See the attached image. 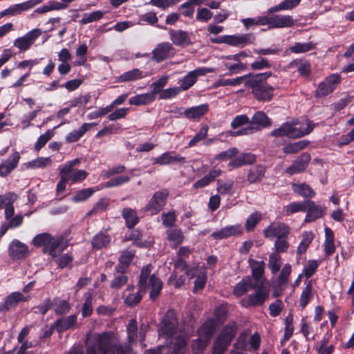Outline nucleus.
I'll return each instance as SVG.
<instances>
[{
	"label": "nucleus",
	"mask_w": 354,
	"mask_h": 354,
	"mask_svg": "<svg viewBox=\"0 0 354 354\" xmlns=\"http://www.w3.org/2000/svg\"><path fill=\"white\" fill-rule=\"evenodd\" d=\"M17 199V195L13 192L6 194L1 198V208L3 206L5 209L4 216L6 220L8 221L7 224L1 226V236L3 235L8 229L15 228L20 226L24 221V216L21 214H17L15 216V209L13 203Z\"/></svg>",
	"instance_id": "2"
},
{
	"label": "nucleus",
	"mask_w": 354,
	"mask_h": 354,
	"mask_svg": "<svg viewBox=\"0 0 354 354\" xmlns=\"http://www.w3.org/2000/svg\"><path fill=\"white\" fill-rule=\"evenodd\" d=\"M252 73L245 75L243 76L237 77L232 79H222L219 80L216 82V85L217 86H235L237 85H240L242 83L245 84V82L247 81V80H249V77H250Z\"/></svg>",
	"instance_id": "42"
},
{
	"label": "nucleus",
	"mask_w": 354,
	"mask_h": 354,
	"mask_svg": "<svg viewBox=\"0 0 354 354\" xmlns=\"http://www.w3.org/2000/svg\"><path fill=\"white\" fill-rule=\"evenodd\" d=\"M272 123L267 115L261 111H257L250 120V124L236 132L234 136L250 135L261 130L263 128L270 127Z\"/></svg>",
	"instance_id": "4"
},
{
	"label": "nucleus",
	"mask_w": 354,
	"mask_h": 354,
	"mask_svg": "<svg viewBox=\"0 0 354 354\" xmlns=\"http://www.w3.org/2000/svg\"><path fill=\"white\" fill-rule=\"evenodd\" d=\"M263 233L265 238L273 240L274 238L287 237L290 233V229L283 223L273 222L264 229Z\"/></svg>",
	"instance_id": "11"
},
{
	"label": "nucleus",
	"mask_w": 354,
	"mask_h": 354,
	"mask_svg": "<svg viewBox=\"0 0 354 354\" xmlns=\"http://www.w3.org/2000/svg\"><path fill=\"white\" fill-rule=\"evenodd\" d=\"M172 346L171 354H184L185 348L187 344V338L178 335L170 342Z\"/></svg>",
	"instance_id": "45"
},
{
	"label": "nucleus",
	"mask_w": 354,
	"mask_h": 354,
	"mask_svg": "<svg viewBox=\"0 0 354 354\" xmlns=\"http://www.w3.org/2000/svg\"><path fill=\"white\" fill-rule=\"evenodd\" d=\"M122 216L126 221L127 227H133L138 222V217L136 212L131 208H124L122 210Z\"/></svg>",
	"instance_id": "46"
},
{
	"label": "nucleus",
	"mask_w": 354,
	"mask_h": 354,
	"mask_svg": "<svg viewBox=\"0 0 354 354\" xmlns=\"http://www.w3.org/2000/svg\"><path fill=\"white\" fill-rule=\"evenodd\" d=\"M169 196L167 189L156 192L145 207V211L151 215L159 213L165 206Z\"/></svg>",
	"instance_id": "7"
},
{
	"label": "nucleus",
	"mask_w": 354,
	"mask_h": 354,
	"mask_svg": "<svg viewBox=\"0 0 354 354\" xmlns=\"http://www.w3.org/2000/svg\"><path fill=\"white\" fill-rule=\"evenodd\" d=\"M268 267L272 273L278 272L281 267L280 257L277 253H272L269 257Z\"/></svg>",
	"instance_id": "64"
},
{
	"label": "nucleus",
	"mask_w": 354,
	"mask_h": 354,
	"mask_svg": "<svg viewBox=\"0 0 354 354\" xmlns=\"http://www.w3.org/2000/svg\"><path fill=\"white\" fill-rule=\"evenodd\" d=\"M254 288V286L253 285L252 279L248 277L243 279L235 286L233 293L236 297H241Z\"/></svg>",
	"instance_id": "39"
},
{
	"label": "nucleus",
	"mask_w": 354,
	"mask_h": 354,
	"mask_svg": "<svg viewBox=\"0 0 354 354\" xmlns=\"http://www.w3.org/2000/svg\"><path fill=\"white\" fill-rule=\"evenodd\" d=\"M295 25V20L290 15H273L270 16V28H289Z\"/></svg>",
	"instance_id": "25"
},
{
	"label": "nucleus",
	"mask_w": 354,
	"mask_h": 354,
	"mask_svg": "<svg viewBox=\"0 0 354 354\" xmlns=\"http://www.w3.org/2000/svg\"><path fill=\"white\" fill-rule=\"evenodd\" d=\"M127 330L129 342L131 344L136 342L138 338V326L136 319H131L129 321L127 326Z\"/></svg>",
	"instance_id": "57"
},
{
	"label": "nucleus",
	"mask_w": 354,
	"mask_h": 354,
	"mask_svg": "<svg viewBox=\"0 0 354 354\" xmlns=\"http://www.w3.org/2000/svg\"><path fill=\"white\" fill-rule=\"evenodd\" d=\"M166 235L167 241L173 248H176L185 239L182 230L178 227L168 228L166 230Z\"/></svg>",
	"instance_id": "27"
},
{
	"label": "nucleus",
	"mask_w": 354,
	"mask_h": 354,
	"mask_svg": "<svg viewBox=\"0 0 354 354\" xmlns=\"http://www.w3.org/2000/svg\"><path fill=\"white\" fill-rule=\"evenodd\" d=\"M151 54V59L159 63L174 57L175 48L169 42H161L156 46Z\"/></svg>",
	"instance_id": "10"
},
{
	"label": "nucleus",
	"mask_w": 354,
	"mask_h": 354,
	"mask_svg": "<svg viewBox=\"0 0 354 354\" xmlns=\"http://www.w3.org/2000/svg\"><path fill=\"white\" fill-rule=\"evenodd\" d=\"M28 252V246L18 240H14L10 245L9 254L14 259L25 257Z\"/></svg>",
	"instance_id": "29"
},
{
	"label": "nucleus",
	"mask_w": 354,
	"mask_h": 354,
	"mask_svg": "<svg viewBox=\"0 0 354 354\" xmlns=\"http://www.w3.org/2000/svg\"><path fill=\"white\" fill-rule=\"evenodd\" d=\"M214 71V70L212 68L204 67L192 71L179 81V88L181 91H187L196 82L198 77L204 75L207 73H213Z\"/></svg>",
	"instance_id": "12"
},
{
	"label": "nucleus",
	"mask_w": 354,
	"mask_h": 354,
	"mask_svg": "<svg viewBox=\"0 0 354 354\" xmlns=\"http://www.w3.org/2000/svg\"><path fill=\"white\" fill-rule=\"evenodd\" d=\"M177 326L178 319L175 310L170 309L166 313L161 322L160 327L158 330L160 338H162L166 341L171 339V341H172V339L175 338L173 337V335L176 331Z\"/></svg>",
	"instance_id": "5"
},
{
	"label": "nucleus",
	"mask_w": 354,
	"mask_h": 354,
	"mask_svg": "<svg viewBox=\"0 0 354 354\" xmlns=\"http://www.w3.org/2000/svg\"><path fill=\"white\" fill-rule=\"evenodd\" d=\"M145 77L142 71L138 68H134L118 76L117 80L119 82H127L136 81Z\"/></svg>",
	"instance_id": "40"
},
{
	"label": "nucleus",
	"mask_w": 354,
	"mask_h": 354,
	"mask_svg": "<svg viewBox=\"0 0 354 354\" xmlns=\"http://www.w3.org/2000/svg\"><path fill=\"white\" fill-rule=\"evenodd\" d=\"M44 252L48 253L50 256L55 257L58 256L66 248L64 239L62 236H52L51 240L47 241L43 245Z\"/></svg>",
	"instance_id": "15"
},
{
	"label": "nucleus",
	"mask_w": 354,
	"mask_h": 354,
	"mask_svg": "<svg viewBox=\"0 0 354 354\" xmlns=\"http://www.w3.org/2000/svg\"><path fill=\"white\" fill-rule=\"evenodd\" d=\"M104 15V13L100 10L94 11L90 14L85 13L83 18L80 21L82 24H86L93 21L100 20Z\"/></svg>",
	"instance_id": "62"
},
{
	"label": "nucleus",
	"mask_w": 354,
	"mask_h": 354,
	"mask_svg": "<svg viewBox=\"0 0 354 354\" xmlns=\"http://www.w3.org/2000/svg\"><path fill=\"white\" fill-rule=\"evenodd\" d=\"M19 153L15 151L1 164V176L8 175L15 169L19 163Z\"/></svg>",
	"instance_id": "36"
},
{
	"label": "nucleus",
	"mask_w": 354,
	"mask_h": 354,
	"mask_svg": "<svg viewBox=\"0 0 354 354\" xmlns=\"http://www.w3.org/2000/svg\"><path fill=\"white\" fill-rule=\"evenodd\" d=\"M111 242V236L105 232H100L93 236L91 244L95 250L107 248Z\"/></svg>",
	"instance_id": "38"
},
{
	"label": "nucleus",
	"mask_w": 354,
	"mask_h": 354,
	"mask_svg": "<svg viewBox=\"0 0 354 354\" xmlns=\"http://www.w3.org/2000/svg\"><path fill=\"white\" fill-rule=\"evenodd\" d=\"M306 212L307 214L306 216L305 221L306 222H312L315 220L320 218L323 215L324 209L319 205H317L315 202L312 201H306Z\"/></svg>",
	"instance_id": "30"
},
{
	"label": "nucleus",
	"mask_w": 354,
	"mask_h": 354,
	"mask_svg": "<svg viewBox=\"0 0 354 354\" xmlns=\"http://www.w3.org/2000/svg\"><path fill=\"white\" fill-rule=\"evenodd\" d=\"M161 219L163 226L169 228H173L172 226L174 225L176 221V215L175 211L170 210L167 213L162 214Z\"/></svg>",
	"instance_id": "59"
},
{
	"label": "nucleus",
	"mask_w": 354,
	"mask_h": 354,
	"mask_svg": "<svg viewBox=\"0 0 354 354\" xmlns=\"http://www.w3.org/2000/svg\"><path fill=\"white\" fill-rule=\"evenodd\" d=\"M185 158L174 151L166 152L154 158L153 163L165 165L172 162H185Z\"/></svg>",
	"instance_id": "26"
},
{
	"label": "nucleus",
	"mask_w": 354,
	"mask_h": 354,
	"mask_svg": "<svg viewBox=\"0 0 354 354\" xmlns=\"http://www.w3.org/2000/svg\"><path fill=\"white\" fill-rule=\"evenodd\" d=\"M306 201L303 202H292L286 207V214L289 215L298 212H306Z\"/></svg>",
	"instance_id": "58"
},
{
	"label": "nucleus",
	"mask_w": 354,
	"mask_h": 354,
	"mask_svg": "<svg viewBox=\"0 0 354 354\" xmlns=\"http://www.w3.org/2000/svg\"><path fill=\"white\" fill-rule=\"evenodd\" d=\"M174 269H175V270H174V273H172V274L171 275L170 278L173 279L174 280L176 281L174 285H175V287H176V288L180 287L183 284H184L185 281V278L184 275L180 276L179 279H178L177 272H178V271L184 272L185 271V274L187 277H189L190 278L194 277V275L192 274H191L190 271H189L187 270V263L183 259L177 258V259L174 263Z\"/></svg>",
	"instance_id": "21"
},
{
	"label": "nucleus",
	"mask_w": 354,
	"mask_h": 354,
	"mask_svg": "<svg viewBox=\"0 0 354 354\" xmlns=\"http://www.w3.org/2000/svg\"><path fill=\"white\" fill-rule=\"evenodd\" d=\"M94 192L95 190L93 188L83 189L77 192L72 200L75 203L84 201L91 196Z\"/></svg>",
	"instance_id": "63"
},
{
	"label": "nucleus",
	"mask_w": 354,
	"mask_h": 354,
	"mask_svg": "<svg viewBox=\"0 0 354 354\" xmlns=\"http://www.w3.org/2000/svg\"><path fill=\"white\" fill-rule=\"evenodd\" d=\"M108 343L105 332L97 333L86 342L85 354H107Z\"/></svg>",
	"instance_id": "8"
},
{
	"label": "nucleus",
	"mask_w": 354,
	"mask_h": 354,
	"mask_svg": "<svg viewBox=\"0 0 354 354\" xmlns=\"http://www.w3.org/2000/svg\"><path fill=\"white\" fill-rule=\"evenodd\" d=\"M222 41L225 44L243 48L246 45L252 44L255 41V37L252 33L243 35H225Z\"/></svg>",
	"instance_id": "16"
},
{
	"label": "nucleus",
	"mask_w": 354,
	"mask_h": 354,
	"mask_svg": "<svg viewBox=\"0 0 354 354\" xmlns=\"http://www.w3.org/2000/svg\"><path fill=\"white\" fill-rule=\"evenodd\" d=\"M76 324L77 316L75 315H71L66 318L57 319L54 322V327H55V330L57 332L62 333L73 328Z\"/></svg>",
	"instance_id": "31"
},
{
	"label": "nucleus",
	"mask_w": 354,
	"mask_h": 354,
	"mask_svg": "<svg viewBox=\"0 0 354 354\" xmlns=\"http://www.w3.org/2000/svg\"><path fill=\"white\" fill-rule=\"evenodd\" d=\"M268 291L263 288H259L254 294L249 295L242 300V305L245 307L262 305L268 297Z\"/></svg>",
	"instance_id": "19"
},
{
	"label": "nucleus",
	"mask_w": 354,
	"mask_h": 354,
	"mask_svg": "<svg viewBox=\"0 0 354 354\" xmlns=\"http://www.w3.org/2000/svg\"><path fill=\"white\" fill-rule=\"evenodd\" d=\"M341 77L337 73H333L326 77L323 82L319 83L317 91L316 97H324L332 93L336 86L340 83Z\"/></svg>",
	"instance_id": "9"
},
{
	"label": "nucleus",
	"mask_w": 354,
	"mask_h": 354,
	"mask_svg": "<svg viewBox=\"0 0 354 354\" xmlns=\"http://www.w3.org/2000/svg\"><path fill=\"white\" fill-rule=\"evenodd\" d=\"M151 272L150 266L144 267L141 270L139 283L141 289H146L147 286L151 289L149 293L150 299L155 300L160 295L162 288V283L154 274L151 275Z\"/></svg>",
	"instance_id": "3"
},
{
	"label": "nucleus",
	"mask_w": 354,
	"mask_h": 354,
	"mask_svg": "<svg viewBox=\"0 0 354 354\" xmlns=\"http://www.w3.org/2000/svg\"><path fill=\"white\" fill-rule=\"evenodd\" d=\"M308 145L306 140H300L296 142L290 143L285 146L283 151L285 153H296L305 149Z\"/></svg>",
	"instance_id": "50"
},
{
	"label": "nucleus",
	"mask_w": 354,
	"mask_h": 354,
	"mask_svg": "<svg viewBox=\"0 0 354 354\" xmlns=\"http://www.w3.org/2000/svg\"><path fill=\"white\" fill-rule=\"evenodd\" d=\"M28 296H24L19 292H12L5 299L1 310H9L16 307L19 303L28 301Z\"/></svg>",
	"instance_id": "28"
},
{
	"label": "nucleus",
	"mask_w": 354,
	"mask_h": 354,
	"mask_svg": "<svg viewBox=\"0 0 354 354\" xmlns=\"http://www.w3.org/2000/svg\"><path fill=\"white\" fill-rule=\"evenodd\" d=\"M236 335V327L232 326H225L223 330L219 337L223 339L227 343L232 342V339Z\"/></svg>",
	"instance_id": "60"
},
{
	"label": "nucleus",
	"mask_w": 354,
	"mask_h": 354,
	"mask_svg": "<svg viewBox=\"0 0 354 354\" xmlns=\"http://www.w3.org/2000/svg\"><path fill=\"white\" fill-rule=\"evenodd\" d=\"M286 129V136L290 138H297L309 134L313 129L314 125L311 122H299L292 121L283 123Z\"/></svg>",
	"instance_id": "6"
},
{
	"label": "nucleus",
	"mask_w": 354,
	"mask_h": 354,
	"mask_svg": "<svg viewBox=\"0 0 354 354\" xmlns=\"http://www.w3.org/2000/svg\"><path fill=\"white\" fill-rule=\"evenodd\" d=\"M146 289H141L140 287L139 290L136 293L129 294L124 299V303L130 306L133 307L136 306L142 299L143 294L145 292Z\"/></svg>",
	"instance_id": "51"
},
{
	"label": "nucleus",
	"mask_w": 354,
	"mask_h": 354,
	"mask_svg": "<svg viewBox=\"0 0 354 354\" xmlns=\"http://www.w3.org/2000/svg\"><path fill=\"white\" fill-rule=\"evenodd\" d=\"M248 264L252 270V277L259 280L264 273L265 263L263 261H259L250 258Z\"/></svg>",
	"instance_id": "41"
},
{
	"label": "nucleus",
	"mask_w": 354,
	"mask_h": 354,
	"mask_svg": "<svg viewBox=\"0 0 354 354\" xmlns=\"http://www.w3.org/2000/svg\"><path fill=\"white\" fill-rule=\"evenodd\" d=\"M216 322L214 319H207L198 330V337L207 340L209 343V341L215 331Z\"/></svg>",
	"instance_id": "32"
},
{
	"label": "nucleus",
	"mask_w": 354,
	"mask_h": 354,
	"mask_svg": "<svg viewBox=\"0 0 354 354\" xmlns=\"http://www.w3.org/2000/svg\"><path fill=\"white\" fill-rule=\"evenodd\" d=\"M55 134L54 129L47 130L44 134H41L35 144V150L40 151L45 145L53 137Z\"/></svg>",
	"instance_id": "49"
},
{
	"label": "nucleus",
	"mask_w": 354,
	"mask_h": 354,
	"mask_svg": "<svg viewBox=\"0 0 354 354\" xmlns=\"http://www.w3.org/2000/svg\"><path fill=\"white\" fill-rule=\"evenodd\" d=\"M208 127L207 125L203 126L195 136L189 142L188 146L189 147L195 146L198 142L204 140L207 136Z\"/></svg>",
	"instance_id": "61"
},
{
	"label": "nucleus",
	"mask_w": 354,
	"mask_h": 354,
	"mask_svg": "<svg viewBox=\"0 0 354 354\" xmlns=\"http://www.w3.org/2000/svg\"><path fill=\"white\" fill-rule=\"evenodd\" d=\"M234 187V181L227 180L223 181L222 180H217L216 190L221 195H232V189Z\"/></svg>",
	"instance_id": "48"
},
{
	"label": "nucleus",
	"mask_w": 354,
	"mask_h": 354,
	"mask_svg": "<svg viewBox=\"0 0 354 354\" xmlns=\"http://www.w3.org/2000/svg\"><path fill=\"white\" fill-rule=\"evenodd\" d=\"M42 32L39 28L29 31L23 37H19L14 41V46L21 51L28 50L34 41L41 35Z\"/></svg>",
	"instance_id": "17"
},
{
	"label": "nucleus",
	"mask_w": 354,
	"mask_h": 354,
	"mask_svg": "<svg viewBox=\"0 0 354 354\" xmlns=\"http://www.w3.org/2000/svg\"><path fill=\"white\" fill-rule=\"evenodd\" d=\"M43 0H29L26 2L15 4L10 6L9 8L1 11V17L4 16H15L31 9L32 8L39 5Z\"/></svg>",
	"instance_id": "18"
},
{
	"label": "nucleus",
	"mask_w": 354,
	"mask_h": 354,
	"mask_svg": "<svg viewBox=\"0 0 354 354\" xmlns=\"http://www.w3.org/2000/svg\"><path fill=\"white\" fill-rule=\"evenodd\" d=\"M209 106L206 104L193 106L183 112L185 117L189 120H197L203 117L208 111Z\"/></svg>",
	"instance_id": "34"
},
{
	"label": "nucleus",
	"mask_w": 354,
	"mask_h": 354,
	"mask_svg": "<svg viewBox=\"0 0 354 354\" xmlns=\"http://www.w3.org/2000/svg\"><path fill=\"white\" fill-rule=\"evenodd\" d=\"M314 238V234L311 232H304L302 234V240L297 248V253L301 254L304 253Z\"/></svg>",
	"instance_id": "54"
},
{
	"label": "nucleus",
	"mask_w": 354,
	"mask_h": 354,
	"mask_svg": "<svg viewBox=\"0 0 354 354\" xmlns=\"http://www.w3.org/2000/svg\"><path fill=\"white\" fill-rule=\"evenodd\" d=\"M256 161V156L252 153H243L230 161L228 164L233 168H239L245 165H252Z\"/></svg>",
	"instance_id": "35"
},
{
	"label": "nucleus",
	"mask_w": 354,
	"mask_h": 354,
	"mask_svg": "<svg viewBox=\"0 0 354 354\" xmlns=\"http://www.w3.org/2000/svg\"><path fill=\"white\" fill-rule=\"evenodd\" d=\"M169 34L171 41L176 46H185L192 44L189 33L186 31L171 29Z\"/></svg>",
	"instance_id": "24"
},
{
	"label": "nucleus",
	"mask_w": 354,
	"mask_h": 354,
	"mask_svg": "<svg viewBox=\"0 0 354 354\" xmlns=\"http://www.w3.org/2000/svg\"><path fill=\"white\" fill-rule=\"evenodd\" d=\"M59 175L64 176L66 180L71 181V183H75L83 181L88 176V174L84 169L60 167Z\"/></svg>",
	"instance_id": "20"
},
{
	"label": "nucleus",
	"mask_w": 354,
	"mask_h": 354,
	"mask_svg": "<svg viewBox=\"0 0 354 354\" xmlns=\"http://www.w3.org/2000/svg\"><path fill=\"white\" fill-rule=\"evenodd\" d=\"M313 297L312 280L308 281L305 288L303 290L299 299V306L304 308Z\"/></svg>",
	"instance_id": "47"
},
{
	"label": "nucleus",
	"mask_w": 354,
	"mask_h": 354,
	"mask_svg": "<svg viewBox=\"0 0 354 354\" xmlns=\"http://www.w3.org/2000/svg\"><path fill=\"white\" fill-rule=\"evenodd\" d=\"M93 124V123H84L79 129L69 133L66 137V141L68 143L77 141Z\"/></svg>",
	"instance_id": "43"
},
{
	"label": "nucleus",
	"mask_w": 354,
	"mask_h": 354,
	"mask_svg": "<svg viewBox=\"0 0 354 354\" xmlns=\"http://www.w3.org/2000/svg\"><path fill=\"white\" fill-rule=\"evenodd\" d=\"M242 232L243 230L241 225L236 224L233 225H227L221 228L219 231L213 232L212 236L214 239H223L232 236L240 235Z\"/></svg>",
	"instance_id": "22"
},
{
	"label": "nucleus",
	"mask_w": 354,
	"mask_h": 354,
	"mask_svg": "<svg viewBox=\"0 0 354 354\" xmlns=\"http://www.w3.org/2000/svg\"><path fill=\"white\" fill-rule=\"evenodd\" d=\"M266 171V168L262 165H257L251 167L248 173L247 180L250 183L261 182Z\"/></svg>",
	"instance_id": "33"
},
{
	"label": "nucleus",
	"mask_w": 354,
	"mask_h": 354,
	"mask_svg": "<svg viewBox=\"0 0 354 354\" xmlns=\"http://www.w3.org/2000/svg\"><path fill=\"white\" fill-rule=\"evenodd\" d=\"M310 160L309 154L305 153L299 156L292 164L291 166L286 169V173L289 175L302 172L308 166Z\"/></svg>",
	"instance_id": "23"
},
{
	"label": "nucleus",
	"mask_w": 354,
	"mask_h": 354,
	"mask_svg": "<svg viewBox=\"0 0 354 354\" xmlns=\"http://www.w3.org/2000/svg\"><path fill=\"white\" fill-rule=\"evenodd\" d=\"M155 100V95L152 93H147L140 95H137L129 99L131 104L139 106L148 104Z\"/></svg>",
	"instance_id": "44"
},
{
	"label": "nucleus",
	"mask_w": 354,
	"mask_h": 354,
	"mask_svg": "<svg viewBox=\"0 0 354 354\" xmlns=\"http://www.w3.org/2000/svg\"><path fill=\"white\" fill-rule=\"evenodd\" d=\"M271 75V72L252 74L245 82V86L252 88V93L258 101L268 102L272 99L274 88L266 84Z\"/></svg>",
	"instance_id": "1"
},
{
	"label": "nucleus",
	"mask_w": 354,
	"mask_h": 354,
	"mask_svg": "<svg viewBox=\"0 0 354 354\" xmlns=\"http://www.w3.org/2000/svg\"><path fill=\"white\" fill-rule=\"evenodd\" d=\"M52 160L50 157H38L29 162L27 165V167L30 169L44 168L50 166Z\"/></svg>",
	"instance_id": "52"
},
{
	"label": "nucleus",
	"mask_w": 354,
	"mask_h": 354,
	"mask_svg": "<svg viewBox=\"0 0 354 354\" xmlns=\"http://www.w3.org/2000/svg\"><path fill=\"white\" fill-rule=\"evenodd\" d=\"M134 257V253L129 250H125L119 259V263L116 266L117 273H124Z\"/></svg>",
	"instance_id": "37"
},
{
	"label": "nucleus",
	"mask_w": 354,
	"mask_h": 354,
	"mask_svg": "<svg viewBox=\"0 0 354 354\" xmlns=\"http://www.w3.org/2000/svg\"><path fill=\"white\" fill-rule=\"evenodd\" d=\"M107 339V354H129L131 346L129 345H122L114 336L111 332H105Z\"/></svg>",
	"instance_id": "13"
},
{
	"label": "nucleus",
	"mask_w": 354,
	"mask_h": 354,
	"mask_svg": "<svg viewBox=\"0 0 354 354\" xmlns=\"http://www.w3.org/2000/svg\"><path fill=\"white\" fill-rule=\"evenodd\" d=\"M293 190L299 195L305 198L313 197L315 194L312 188L305 183L294 185Z\"/></svg>",
	"instance_id": "53"
},
{
	"label": "nucleus",
	"mask_w": 354,
	"mask_h": 354,
	"mask_svg": "<svg viewBox=\"0 0 354 354\" xmlns=\"http://www.w3.org/2000/svg\"><path fill=\"white\" fill-rule=\"evenodd\" d=\"M44 252L48 253L50 256L55 257L58 256L66 248L64 239L62 236H52L51 240L47 241L43 245Z\"/></svg>",
	"instance_id": "14"
},
{
	"label": "nucleus",
	"mask_w": 354,
	"mask_h": 354,
	"mask_svg": "<svg viewBox=\"0 0 354 354\" xmlns=\"http://www.w3.org/2000/svg\"><path fill=\"white\" fill-rule=\"evenodd\" d=\"M66 7L63 3L57 2V1H51L48 4L44 5L40 8H38L35 10V12L39 14H43L51 10H62Z\"/></svg>",
	"instance_id": "56"
},
{
	"label": "nucleus",
	"mask_w": 354,
	"mask_h": 354,
	"mask_svg": "<svg viewBox=\"0 0 354 354\" xmlns=\"http://www.w3.org/2000/svg\"><path fill=\"white\" fill-rule=\"evenodd\" d=\"M315 48V44L312 41L306 43H295L290 47V51L294 53H303L313 50Z\"/></svg>",
	"instance_id": "55"
}]
</instances>
